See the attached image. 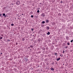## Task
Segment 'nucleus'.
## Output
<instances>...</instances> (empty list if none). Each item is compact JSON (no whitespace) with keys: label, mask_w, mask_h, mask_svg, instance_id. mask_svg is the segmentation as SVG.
Segmentation results:
<instances>
[{"label":"nucleus","mask_w":73,"mask_h":73,"mask_svg":"<svg viewBox=\"0 0 73 73\" xmlns=\"http://www.w3.org/2000/svg\"><path fill=\"white\" fill-rule=\"evenodd\" d=\"M16 4L17 5H19L20 4V1H17V2L16 3Z\"/></svg>","instance_id":"1"},{"label":"nucleus","mask_w":73,"mask_h":73,"mask_svg":"<svg viewBox=\"0 0 73 73\" xmlns=\"http://www.w3.org/2000/svg\"><path fill=\"white\" fill-rule=\"evenodd\" d=\"M57 61H58V60H60V58H59L56 59Z\"/></svg>","instance_id":"2"},{"label":"nucleus","mask_w":73,"mask_h":73,"mask_svg":"<svg viewBox=\"0 0 73 73\" xmlns=\"http://www.w3.org/2000/svg\"><path fill=\"white\" fill-rule=\"evenodd\" d=\"M46 23H48V22H49V21H48V20H47V19L46 20Z\"/></svg>","instance_id":"3"},{"label":"nucleus","mask_w":73,"mask_h":73,"mask_svg":"<svg viewBox=\"0 0 73 73\" xmlns=\"http://www.w3.org/2000/svg\"><path fill=\"white\" fill-rule=\"evenodd\" d=\"M46 29H49V27H47Z\"/></svg>","instance_id":"4"},{"label":"nucleus","mask_w":73,"mask_h":73,"mask_svg":"<svg viewBox=\"0 0 73 73\" xmlns=\"http://www.w3.org/2000/svg\"><path fill=\"white\" fill-rule=\"evenodd\" d=\"M50 69L51 70H54V69L52 68H50Z\"/></svg>","instance_id":"5"},{"label":"nucleus","mask_w":73,"mask_h":73,"mask_svg":"<svg viewBox=\"0 0 73 73\" xmlns=\"http://www.w3.org/2000/svg\"><path fill=\"white\" fill-rule=\"evenodd\" d=\"M47 35H50V33L49 32H48L47 33Z\"/></svg>","instance_id":"6"},{"label":"nucleus","mask_w":73,"mask_h":73,"mask_svg":"<svg viewBox=\"0 0 73 73\" xmlns=\"http://www.w3.org/2000/svg\"><path fill=\"white\" fill-rule=\"evenodd\" d=\"M11 26H13V25H14V24H13L12 23V24H11Z\"/></svg>","instance_id":"7"},{"label":"nucleus","mask_w":73,"mask_h":73,"mask_svg":"<svg viewBox=\"0 0 73 73\" xmlns=\"http://www.w3.org/2000/svg\"><path fill=\"white\" fill-rule=\"evenodd\" d=\"M24 40H25V39H24V38H22V41H24Z\"/></svg>","instance_id":"8"},{"label":"nucleus","mask_w":73,"mask_h":73,"mask_svg":"<svg viewBox=\"0 0 73 73\" xmlns=\"http://www.w3.org/2000/svg\"><path fill=\"white\" fill-rule=\"evenodd\" d=\"M45 23V22L44 21H43L42 22V24H44V23Z\"/></svg>","instance_id":"9"},{"label":"nucleus","mask_w":73,"mask_h":73,"mask_svg":"<svg viewBox=\"0 0 73 73\" xmlns=\"http://www.w3.org/2000/svg\"><path fill=\"white\" fill-rule=\"evenodd\" d=\"M67 45H70V43H69V42L67 43Z\"/></svg>","instance_id":"10"},{"label":"nucleus","mask_w":73,"mask_h":73,"mask_svg":"<svg viewBox=\"0 0 73 73\" xmlns=\"http://www.w3.org/2000/svg\"><path fill=\"white\" fill-rule=\"evenodd\" d=\"M37 12H38V13H39V12H40V11L39 10H38Z\"/></svg>","instance_id":"11"},{"label":"nucleus","mask_w":73,"mask_h":73,"mask_svg":"<svg viewBox=\"0 0 73 73\" xmlns=\"http://www.w3.org/2000/svg\"><path fill=\"white\" fill-rule=\"evenodd\" d=\"M3 15L4 16L5 15V14L3 13Z\"/></svg>","instance_id":"12"},{"label":"nucleus","mask_w":73,"mask_h":73,"mask_svg":"<svg viewBox=\"0 0 73 73\" xmlns=\"http://www.w3.org/2000/svg\"><path fill=\"white\" fill-rule=\"evenodd\" d=\"M0 39H2V38H3V37H0Z\"/></svg>","instance_id":"13"},{"label":"nucleus","mask_w":73,"mask_h":73,"mask_svg":"<svg viewBox=\"0 0 73 73\" xmlns=\"http://www.w3.org/2000/svg\"><path fill=\"white\" fill-rule=\"evenodd\" d=\"M31 17H33V16L32 15H31Z\"/></svg>","instance_id":"14"},{"label":"nucleus","mask_w":73,"mask_h":73,"mask_svg":"<svg viewBox=\"0 0 73 73\" xmlns=\"http://www.w3.org/2000/svg\"><path fill=\"white\" fill-rule=\"evenodd\" d=\"M57 54V53H54L55 55H56Z\"/></svg>","instance_id":"15"},{"label":"nucleus","mask_w":73,"mask_h":73,"mask_svg":"<svg viewBox=\"0 0 73 73\" xmlns=\"http://www.w3.org/2000/svg\"><path fill=\"white\" fill-rule=\"evenodd\" d=\"M31 30L33 31V29L32 28L31 29Z\"/></svg>","instance_id":"16"},{"label":"nucleus","mask_w":73,"mask_h":73,"mask_svg":"<svg viewBox=\"0 0 73 73\" xmlns=\"http://www.w3.org/2000/svg\"><path fill=\"white\" fill-rule=\"evenodd\" d=\"M1 15H2L1 14H0V16H1Z\"/></svg>","instance_id":"17"},{"label":"nucleus","mask_w":73,"mask_h":73,"mask_svg":"<svg viewBox=\"0 0 73 73\" xmlns=\"http://www.w3.org/2000/svg\"><path fill=\"white\" fill-rule=\"evenodd\" d=\"M64 52H65V51H63V53H64Z\"/></svg>","instance_id":"18"},{"label":"nucleus","mask_w":73,"mask_h":73,"mask_svg":"<svg viewBox=\"0 0 73 73\" xmlns=\"http://www.w3.org/2000/svg\"><path fill=\"white\" fill-rule=\"evenodd\" d=\"M2 53H1V54H2Z\"/></svg>","instance_id":"19"},{"label":"nucleus","mask_w":73,"mask_h":73,"mask_svg":"<svg viewBox=\"0 0 73 73\" xmlns=\"http://www.w3.org/2000/svg\"><path fill=\"white\" fill-rule=\"evenodd\" d=\"M62 2L61 1V3H62Z\"/></svg>","instance_id":"20"},{"label":"nucleus","mask_w":73,"mask_h":73,"mask_svg":"<svg viewBox=\"0 0 73 73\" xmlns=\"http://www.w3.org/2000/svg\"><path fill=\"white\" fill-rule=\"evenodd\" d=\"M8 41H9V40H8Z\"/></svg>","instance_id":"21"},{"label":"nucleus","mask_w":73,"mask_h":73,"mask_svg":"<svg viewBox=\"0 0 73 73\" xmlns=\"http://www.w3.org/2000/svg\"><path fill=\"white\" fill-rule=\"evenodd\" d=\"M66 48H67V47H66Z\"/></svg>","instance_id":"22"},{"label":"nucleus","mask_w":73,"mask_h":73,"mask_svg":"<svg viewBox=\"0 0 73 73\" xmlns=\"http://www.w3.org/2000/svg\"><path fill=\"white\" fill-rule=\"evenodd\" d=\"M16 44H17V42L16 43Z\"/></svg>","instance_id":"23"},{"label":"nucleus","mask_w":73,"mask_h":73,"mask_svg":"<svg viewBox=\"0 0 73 73\" xmlns=\"http://www.w3.org/2000/svg\"><path fill=\"white\" fill-rule=\"evenodd\" d=\"M5 17H6V16H5Z\"/></svg>","instance_id":"24"},{"label":"nucleus","mask_w":73,"mask_h":73,"mask_svg":"<svg viewBox=\"0 0 73 73\" xmlns=\"http://www.w3.org/2000/svg\"><path fill=\"white\" fill-rule=\"evenodd\" d=\"M56 56H57V55H56Z\"/></svg>","instance_id":"25"},{"label":"nucleus","mask_w":73,"mask_h":73,"mask_svg":"<svg viewBox=\"0 0 73 73\" xmlns=\"http://www.w3.org/2000/svg\"><path fill=\"white\" fill-rule=\"evenodd\" d=\"M63 65H64V64Z\"/></svg>","instance_id":"26"}]
</instances>
